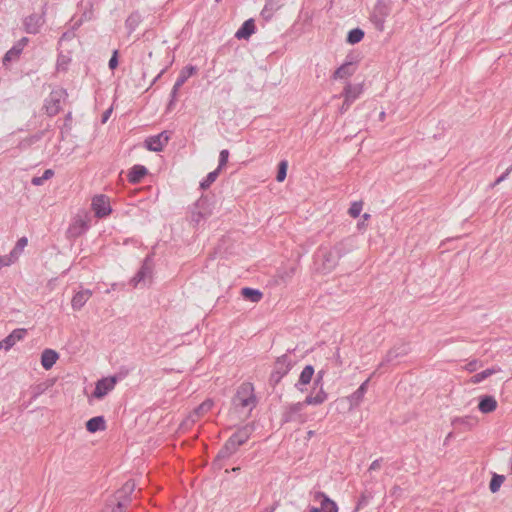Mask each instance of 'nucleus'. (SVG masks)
<instances>
[{
	"label": "nucleus",
	"instance_id": "nucleus-58",
	"mask_svg": "<svg viewBox=\"0 0 512 512\" xmlns=\"http://www.w3.org/2000/svg\"><path fill=\"white\" fill-rule=\"evenodd\" d=\"M44 182V180L42 179V176L40 177H33L32 180H31V183L35 186H39V185H42Z\"/></svg>",
	"mask_w": 512,
	"mask_h": 512
},
{
	"label": "nucleus",
	"instance_id": "nucleus-52",
	"mask_svg": "<svg viewBox=\"0 0 512 512\" xmlns=\"http://www.w3.org/2000/svg\"><path fill=\"white\" fill-rule=\"evenodd\" d=\"M27 243H28V240L26 237L20 238L16 243L15 250H19V251L23 250L24 247L27 245Z\"/></svg>",
	"mask_w": 512,
	"mask_h": 512
},
{
	"label": "nucleus",
	"instance_id": "nucleus-22",
	"mask_svg": "<svg viewBox=\"0 0 512 512\" xmlns=\"http://www.w3.org/2000/svg\"><path fill=\"white\" fill-rule=\"evenodd\" d=\"M148 173V170L143 165H134L129 173H128V180L132 184L140 183L141 180L146 176Z\"/></svg>",
	"mask_w": 512,
	"mask_h": 512
},
{
	"label": "nucleus",
	"instance_id": "nucleus-3",
	"mask_svg": "<svg viewBox=\"0 0 512 512\" xmlns=\"http://www.w3.org/2000/svg\"><path fill=\"white\" fill-rule=\"evenodd\" d=\"M293 365L294 362L287 354L278 357L274 362L273 371L269 378V384L273 387L279 384L281 379L292 369Z\"/></svg>",
	"mask_w": 512,
	"mask_h": 512
},
{
	"label": "nucleus",
	"instance_id": "nucleus-50",
	"mask_svg": "<svg viewBox=\"0 0 512 512\" xmlns=\"http://www.w3.org/2000/svg\"><path fill=\"white\" fill-rule=\"evenodd\" d=\"M46 388L47 386L43 383L35 386L32 391V400H35L39 395H41L46 390Z\"/></svg>",
	"mask_w": 512,
	"mask_h": 512
},
{
	"label": "nucleus",
	"instance_id": "nucleus-53",
	"mask_svg": "<svg viewBox=\"0 0 512 512\" xmlns=\"http://www.w3.org/2000/svg\"><path fill=\"white\" fill-rule=\"evenodd\" d=\"M179 89H176V83L174 84L173 88H172V91H171V100L169 102V105L168 107L170 108L173 104V102L175 101L176 97H177V93H178Z\"/></svg>",
	"mask_w": 512,
	"mask_h": 512
},
{
	"label": "nucleus",
	"instance_id": "nucleus-51",
	"mask_svg": "<svg viewBox=\"0 0 512 512\" xmlns=\"http://www.w3.org/2000/svg\"><path fill=\"white\" fill-rule=\"evenodd\" d=\"M118 63V50H114L109 60L108 66L111 70H114L118 66Z\"/></svg>",
	"mask_w": 512,
	"mask_h": 512
},
{
	"label": "nucleus",
	"instance_id": "nucleus-23",
	"mask_svg": "<svg viewBox=\"0 0 512 512\" xmlns=\"http://www.w3.org/2000/svg\"><path fill=\"white\" fill-rule=\"evenodd\" d=\"M255 32V23L253 19L246 20L235 33L239 40L248 39Z\"/></svg>",
	"mask_w": 512,
	"mask_h": 512
},
{
	"label": "nucleus",
	"instance_id": "nucleus-36",
	"mask_svg": "<svg viewBox=\"0 0 512 512\" xmlns=\"http://www.w3.org/2000/svg\"><path fill=\"white\" fill-rule=\"evenodd\" d=\"M498 371H500V368H488L482 372L473 375L470 379V382L473 384H478Z\"/></svg>",
	"mask_w": 512,
	"mask_h": 512
},
{
	"label": "nucleus",
	"instance_id": "nucleus-32",
	"mask_svg": "<svg viewBox=\"0 0 512 512\" xmlns=\"http://www.w3.org/2000/svg\"><path fill=\"white\" fill-rule=\"evenodd\" d=\"M241 295L245 300L251 301L253 303H258L263 297V293L260 290L250 287L242 288Z\"/></svg>",
	"mask_w": 512,
	"mask_h": 512
},
{
	"label": "nucleus",
	"instance_id": "nucleus-49",
	"mask_svg": "<svg viewBox=\"0 0 512 512\" xmlns=\"http://www.w3.org/2000/svg\"><path fill=\"white\" fill-rule=\"evenodd\" d=\"M324 375H325L324 370H320L317 372L316 377L314 378V381H313L314 389L320 388L321 386L323 387L322 382H323Z\"/></svg>",
	"mask_w": 512,
	"mask_h": 512
},
{
	"label": "nucleus",
	"instance_id": "nucleus-14",
	"mask_svg": "<svg viewBox=\"0 0 512 512\" xmlns=\"http://www.w3.org/2000/svg\"><path fill=\"white\" fill-rule=\"evenodd\" d=\"M314 500H320L321 507L319 509H322V512H338L337 504L323 492H315Z\"/></svg>",
	"mask_w": 512,
	"mask_h": 512
},
{
	"label": "nucleus",
	"instance_id": "nucleus-17",
	"mask_svg": "<svg viewBox=\"0 0 512 512\" xmlns=\"http://www.w3.org/2000/svg\"><path fill=\"white\" fill-rule=\"evenodd\" d=\"M239 446L236 444L235 441L231 437L225 442L224 446L219 450L216 461L228 459L230 456H232L237 450Z\"/></svg>",
	"mask_w": 512,
	"mask_h": 512
},
{
	"label": "nucleus",
	"instance_id": "nucleus-44",
	"mask_svg": "<svg viewBox=\"0 0 512 512\" xmlns=\"http://www.w3.org/2000/svg\"><path fill=\"white\" fill-rule=\"evenodd\" d=\"M363 203L361 201H355L351 204L348 213L352 218H357L362 211Z\"/></svg>",
	"mask_w": 512,
	"mask_h": 512
},
{
	"label": "nucleus",
	"instance_id": "nucleus-21",
	"mask_svg": "<svg viewBox=\"0 0 512 512\" xmlns=\"http://www.w3.org/2000/svg\"><path fill=\"white\" fill-rule=\"evenodd\" d=\"M356 71V68L352 62H345L340 67H338L333 75V79H345L352 76Z\"/></svg>",
	"mask_w": 512,
	"mask_h": 512
},
{
	"label": "nucleus",
	"instance_id": "nucleus-10",
	"mask_svg": "<svg viewBox=\"0 0 512 512\" xmlns=\"http://www.w3.org/2000/svg\"><path fill=\"white\" fill-rule=\"evenodd\" d=\"M153 270V260L150 255H148L139 271L136 275L131 279V284L136 287L139 283L144 282L147 278H151Z\"/></svg>",
	"mask_w": 512,
	"mask_h": 512
},
{
	"label": "nucleus",
	"instance_id": "nucleus-27",
	"mask_svg": "<svg viewBox=\"0 0 512 512\" xmlns=\"http://www.w3.org/2000/svg\"><path fill=\"white\" fill-rule=\"evenodd\" d=\"M106 428L105 419L103 416H95L86 422V429L90 433L103 431Z\"/></svg>",
	"mask_w": 512,
	"mask_h": 512
},
{
	"label": "nucleus",
	"instance_id": "nucleus-30",
	"mask_svg": "<svg viewBox=\"0 0 512 512\" xmlns=\"http://www.w3.org/2000/svg\"><path fill=\"white\" fill-rule=\"evenodd\" d=\"M127 504L122 500H115V498L107 500L105 508L102 512H126Z\"/></svg>",
	"mask_w": 512,
	"mask_h": 512
},
{
	"label": "nucleus",
	"instance_id": "nucleus-18",
	"mask_svg": "<svg viewBox=\"0 0 512 512\" xmlns=\"http://www.w3.org/2000/svg\"><path fill=\"white\" fill-rule=\"evenodd\" d=\"M27 334V330L24 328H18L13 330L7 337L3 339L5 350L12 348L17 341L22 340Z\"/></svg>",
	"mask_w": 512,
	"mask_h": 512
},
{
	"label": "nucleus",
	"instance_id": "nucleus-40",
	"mask_svg": "<svg viewBox=\"0 0 512 512\" xmlns=\"http://www.w3.org/2000/svg\"><path fill=\"white\" fill-rule=\"evenodd\" d=\"M220 170L216 169L206 176V178L200 182V188L202 190H205L211 186L212 183H214L219 175Z\"/></svg>",
	"mask_w": 512,
	"mask_h": 512
},
{
	"label": "nucleus",
	"instance_id": "nucleus-46",
	"mask_svg": "<svg viewBox=\"0 0 512 512\" xmlns=\"http://www.w3.org/2000/svg\"><path fill=\"white\" fill-rule=\"evenodd\" d=\"M373 13H377L379 16H382L383 19H385L386 16L388 15V7L384 2L378 1Z\"/></svg>",
	"mask_w": 512,
	"mask_h": 512
},
{
	"label": "nucleus",
	"instance_id": "nucleus-25",
	"mask_svg": "<svg viewBox=\"0 0 512 512\" xmlns=\"http://www.w3.org/2000/svg\"><path fill=\"white\" fill-rule=\"evenodd\" d=\"M315 373L314 367L312 365H306L304 369L302 370L298 382L295 384V387L303 391V389L300 387L301 385H307L312 381L313 375Z\"/></svg>",
	"mask_w": 512,
	"mask_h": 512
},
{
	"label": "nucleus",
	"instance_id": "nucleus-13",
	"mask_svg": "<svg viewBox=\"0 0 512 512\" xmlns=\"http://www.w3.org/2000/svg\"><path fill=\"white\" fill-rule=\"evenodd\" d=\"M409 352V347L406 344H401L400 346H395L391 348L382 362L379 364L377 370H380L386 364L393 362L395 359L407 355Z\"/></svg>",
	"mask_w": 512,
	"mask_h": 512
},
{
	"label": "nucleus",
	"instance_id": "nucleus-5",
	"mask_svg": "<svg viewBox=\"0 0 512 512\" xmlns=\"http://www.w3.org/2000/svg\"><path fill=\"white\" fill-rule=\"evenodd\" d=\"M66 96L67 93L64 89L51 91L44 104L46 114L50 117L57 115L61 110V102L65 99Z\"/></svg>",
	"mask_w": 512,
	"mask_h": 512
},
{
	"label": "nucleus",
	"instance_id": "nucleus-15",
	"mask_svg": "<svg viewBox=\"0 0 512 512\" xmlns=\"http://www.w3.org/2000/svg\"><path fill=\"white\" fill-rule=\"evenodd\" d=\"M92 296V291L89 289H83L78 291L71 300V306L73 310H80L86 302Z\"/></svg>",
	"mask_w": 512,
	"mask_h": 512
},
{
	"label": "nucleus",
	"instance_id": "nucleus-59",
	"mask_svg": "<svg viewBox=\"0 0 512 512\" xmlns=\"http://www.w3.org/2000/svg\"><path fill=\"white\" fill-rule=\"evenodd\" d=\"M111 113H112V109H111V108H110V109H108V110H106V111L103 113V115H102V123H105V122L109 119V117H110Z\"/></svg>",
	"mask_w": 512,
	"mask_h": 512
},
{
	"label": "nucleus",
	"instance_id": "nucleus-39",
	"mask_svg": "<svg viewBox=\"0 0 512 512\" xmlns=\"http://www.w3.org/2000/svg\"><path fill=\"white\" fill-rule=\"evenodd\" d=\"M504 480H505V477L503 475H499V474L494 473L492 478H491V481L489 483L490 491L492 493H496L500 489V487H501L502 483L504 482Z\"/></svg>",
	"mask_w": 512,
	"mask_h": 512
},
{
	"label": "nucleus",
	"instance_id": "nucleus-2",
	"mask_svg": "<svg viewBox=\"0 0 512 512\" xmlns=\"http://www.w3.org/2000/svg\"><path fill=\"white\" fill-rule=\"evenodd\" d=\"M257 404V398L254 394L253 384L250 382L242 383L232 398V406L237 412L247 409V415Z\"/></svg>",
	"mask_w": 512,
	"mask_h": 512
},
{
	"label": "nucleus",
	"instance_id": "nucleus-47",
	"mask_svg": "<svg viewBox=\"0 0 512 512\" xmlns=\"http://www.w3.org/2000/svg\"><path fill=\"white\" fill-rule=\"evenodd\" d=\"M371 21L374 23L375 27L379 30V31H382L384 29V22H385V19H383L382 16H379L377 13H373L371 15Z\"/></svg>",
	"mask_w": 512,
	"mask_h": 512
},
{
	"label": "nucleus",
	"instance_id": "nucleus-63",
	"mask_svg": "<svg viewBox=\"0 0 512 512\" xmlns=\"http://www.w3.org/2000/svg\"><path fill=\"white\" fill-rule=\"evenodd\" d=\"M467 368L470 372L474 371L476 369V362H470L468 365H467Z\"/></svg>",
	"mask_w": 512,
	"mask_h": 512
},
{
	"label": "nucleus",
	"instance_id": "nucleus-45",
	"mask_svg": "<svg viewBox=\"0 0 512 512\" xmlns=\"http://www.w3.org/2000/svg\"><path fill=\"white\" fill-rule=\"evenodd\" d=\"M275 6H276V2L274 0H267L266 4L261 12V15L265 19H269L272 15V11L274 10Z\"/></svg>",
	"mask_w": 512,
	"mask_h": 512
},
{
	"label": "nucleus",
	"instance_id": "nucleus-57",
	"mask_svg": "<svg viewBox=\"0 0 512 512\" xmlns=\"http://www.w3.org/2000/svg\"><path fill=\"white\" fill-rule=\"evenodd\" d=\"M512 172V165L501 175L498 177V181H504L508 175Z\"/></svg>",
	"mask_w": 512,
	"mask_h": 512
},
{
	"label": "nucleus",
	"instance_id": "nucleus-29",
	"mask_svg": "<svg viewBox=\"0 0 512 512\" xmlns=\"http://www.w3.org/2000/svg\"><path fill=\"white\" fill-rule=\"evenodd\" d=\"M88 226L86 222L82 219H77L73 224L70 225L68 228V234L72 238H77L80 235H82L86 230Z\"/></svg>",
	"mask_w": 512,
	"mask_h": 512
},
{
	"label": "nucleus",
	"instance_id": "nucleus-16",
	"mask_svg": "<svg viewBox=\"0 0 512 512\" xmlns=\"http://www.w3.org/2000/svg\"><path fill=\"white\" fill-rule=\"evenodd\" d=\"M497 408V401L491 395H482L479 397L478 409L484 413L488 414L495 411Z\"/></svg>",
	"mask_w": 512,
	"mask_h": 512
},
{
	"label": "nucleus",
	"instance_id": "nucleus-31",
	"mask_svg": "<svg viewBox=\"0 0 512 512\" xmlns=\"http://www.w3.org/2000/svg\"><path fill=\"white\" fill-rule=\"evenodd\" d=\"M142 22V16L139 11L132 12L125 21V27L128 30V33L131 34L139 24Z\"/></svg>",
	"mask_w": 512,
	"mask_h": 512
},
{
	"label": "nucleus",
	"instance_id": "nucleus-54",
	"mask_svg": "<svg viewBox=\"0 0 512 512\" xmlns=\"http://www.w3.org/2000/svg\"><path fill=\"white\" fill-rule=\"evenodd\" d=\"M380 467H381V459H376V460H374V461L370 464V466H369V471L378 470Z\"/></svg>",
	"mask_w": 512,
	"mask_h": 512
},
{
	"label": "nucleus",
	"instance_id": "nucleus-19",
	"mask_svg": "<svg viewBox=\"0 0 512 512\" xmlns=\"http://www.w3.org/2000/svg\"><path fill=\"white\" fill-rule=\"evenodd\" d=\"M134 489L135 483L129 480L124 483V485L119 490L116 491L113 498H115V500H122L127 504L130 502V495L133 493Z\"/></svg>",
	"mask_w": 512,
	"mask_h": 512
},
{
	"label": "nucleus",
	"instance_id": "nucleus-42",
	"mask_svg": "<svg viewBox=\"0 0 512 512\" xmlns=\"http://www.w3.org/2000/svg\"><path fill=\"white\" fill-rule=\"evenodd\" d=\"M43 135H44L43 131H40V132H37L34 135H31L30 137H28V138H26V139L21 141L20 147L21 148H28V147H30L34 143L40 141L42 139Z\"/></svg>",
	"mask_w": 512,
	"mask_h": 512
},
{
	"label": "nucleus",
	"instance_id": "nucleus-6",
	"mask_svg": "<svg viewBox=\"0 0 512 512\" xmlns=\"http://www.w3.org/2000/svg\"><path fill=\"white\" fill-rule=\"evenodd\" d=\"M363 91V85L362 84H356V85H352L350 83H348L343 92H342V96L344 97V101L341 105V107L339 108V112L341 114H344L346 111H348V109L350 108V106L352 105V103L357 99L359 98V96L361 95Z\"/></svg>",
	"mask_w": 512,
	"mask_h": 512
},
{
	"label": "nucleus",
	"instance_id": "nucleus-4",
	"mask_svg": "<svg viewBox=\"0 0 512 512\" xmlns=\"http://www.w3.org/2000/svg\"><path fill=\"white\" fill-rule=\"evenodd\" d=\"M307 406L305 401L297 402L293 404H289L284 407L282 412V422H297L304 423L306 421V416L302 413L303 409Z\"/></svg>",
	"mask_w": 512,
	"mask_h": 512
},
{
	"label": "nucleus",
	"instance_id": "nucleus-38",
	"mask_svg": "<svg viewBox=\"0 0 512 512\" xmlns=\"http://www.w3.org/2000/svg\"><path fill=\"white\" fill-rule=\"evenodd\" d=\"M364 31L360 28H354L347 34L346 41L349 44H357L364 38Z\"/></svg>",
	"mask_w": 512,
	"mask_h": 512
},
{
	"label": "nucleus",
	"instance_id": "nucleus-1",
	"mask_svg": "<svg viewBox=\"0 0 512 512\" xmlns=\"http://www.w3.org/2000/svg\"><path fill=\"white\" fill-rule=\"evenodd\" d=\"M347 252L348 249L343 242H339L333 247H319L314 255L316 270L323 274L330 273L337 266L339 259Z\"/></svg>",
	"mask_w": 512,
	"mask_h": 512
},
{
	"label": "nucleus",
	"instance_id": "nucleus-62",
	"mask_svg": "<svg viewBox=\"0 0 512 512\" xmlns=\"http://www.w3.org/2000/svg\"><path fill=\"white\" fill-rule=\"evenodd\" d=\"M277 505H278V503H275L273 506H271V507H267V508H265V509H264L263 511H261V512H274V511H275V509H276V507H277Z\"/></svg>",
	"mask_w": 512,
	"mask_h": 512
},
{
	"label": "nucleus",
	"instance_id": "nucleus-61",
	"mask_svg": "<svg viewBox=\"0 0 512 512\" xmlns=\"http://www.w3.org/2000/svg\"><path fill=\"white\" fill-rule=\"evenodd\" d=\"M28 41H29V40H28V38L24 37V38H22V39L18 42V44H17L16 46H19V47H22V48H23V47L28 43Z\"/></svg>",
	"mask_w": 512,
	"mask_h": 512
},
{
	"label": "nucleus",
	"instance_id": "nucleus-28",
	"mask_svg": "<svg viewBox=\"0 0 512 512\" xmlns=\"http://www.w3.org/2000/svg\"><path fill=\"white\" fill-rule=\"evenodd\" d=\"M213 407V401L210 399L202 402L198 407H196L193 412L190 414L189 418L191 422H195L199 417L203 416L205 413L210 411Z\"/></svg>",
	"mask_w": 512,
	"mask_h": 512
},
{
	"label": "nucleus",
	"instance_id": "nucleus-8",
	"mask_svg": "<svg viewBox=\"0 0 512 512\" xmlns=\"http://www.w3.org/2000/svg\"><path fill=\"white\" fill-rule=\"evenodd\" d=\"M92 209L98 218L106 217L112 211L108 197L102 194L92 199Z\"/></svg>",
	"mask_w": 512,
	"mask_h": 512
},
{
	"label": "nucleus",
	"instance_id": "nucleus-34",
	"mask_svg": "<svg viewBox=\"0 0 512 512\" xmlns=\"http://www.w3.org/2000/svg\"><path fill=\"white\" fill-rule=\"evenodd\" d=\"M197 69L195 66L189 65L183 68L176 80V89H180L181 86L188 80L189 77L196 73Z\"/></svg>",
	"mask_w": 512,
	"mask_h": 512
},
{
	"label": "nucleus",
	"instance_id": "nucleus-20",
	"mask_svg": "<svg viewBox=\"0 0 512 512\" xmlns=\"http://www.w3.org/2000/svg\"><path fill=\"white\" fill-rule=\"evenodd\" d=\"M58 358L59 355L55 350L45 349L41 354V365L45 370H49L54 366Z\"/></svg>",
	"mask_w": 512,
	"mask_h": 512
},
{
	"label": "nucleus",
	"instance_id": "nucleus-26",
	"mask_svg": "<svg viewBox=\"0 0 512 512\" xmlns=\"http://www.w3.org/2000/svg\"><path fill=\"white\" fill-rule=\"evenodd\" d=\"M368 384H369V379L365 380L358 387V389L353 394L350 395L349 401H350L351 406H358L362 402L364 395L367 392Z\"/></svg>",
	"mask_w": 512,
	"mask_h": 512
},
{
	"label": "nucleus",
	"instance_id": "nucleus-11",
	"mask_svg": "<svg viewBox=\"0 0 512 512\" xmlns=\"http://www.w3.org/2000/svg\"><path fill=\"white\" fill-rule=\"evenodd\" d=\"M116 382L117 376H111L98 380L93 391V396L97 399L103 398L114 388Z\"/></svg>",
	"mask_w": 512,
	"mask_h": 512
},
{
	"label": "nucleus",
	"instance_id": "nucleus-43",
	"mask_svg": "<svg viewBox=\"0 0 512 512\" xmlns=\"http://www.w3.org/2000/svg\"><path fill=\"white\" fill-rule=\"evenodd\" d=\"M287 168L288 163L285 160H282L278 164L277 174H276V180L278 182H283L287 175Z\"/></svg>",
	"mask_w": 512,
	"mask_h": 512
},
{
	"label": "nucleus",
	"instance_id": "nucleus-9",
	"mask_svg": "<svg viewBox=\"0 0 512 512\" xmlns=\"http://www.w3.org/2000/svg\"><path fill=\"white\" fill-rule=\"evenodd\" d=\"M170 135L167 131H163L155 136H150L145 140V147L149 151L160 152L168 143Z\"/></svg>",
	"mask_w": 512,
	"mask_h": 512
},
{
	"label": "nucleus",
	"instance_id": "nucleus-37",
	"mask_svg": "<svg viewBox=\"0 0 512 512\" xmlns=\"http://www.w3.org/2000/svg\"><path fill=\"white\" fill-rule=\"evenodd\" d=\"M373 497L374 493L372 491L368 489L364 490L357 501L355 512L366 507L369 504V502L373 499Z\"/></svg>",
	"mask_w": 512,
	"mask_h": 512
},
{
	"label": "nucleus",
	"instance_id": "nucleus-24",
	"mask_svg": "<svg viewBox=\"0 0 512 512\" xmlns=\"http://www.w3.org/2000/svg\"><path fill=\"white\" fill-rule=\"evenodd\" d=\"M252 433V428L248 425L239 428L235 433H233L230 437L236 444L240 447L247 442Z\"/></svg>",
	"mask_w": 512,
	"mask_h": 512
},
{
	"label": "nucleus",
	"instance_id": "nucleus-55",
	"mask_svg": "<svg viewBox=\"0 0 512 512\" xmlns=\"http://www.w3.org/2000/svg\"><path fill=\"white\" fill-rule=\"evenodd\" d=\"M370 214L365 213L362 215V221L358 222L357 227L358 229H362L365 225V221H367L370 218Z\"/></svg>",
	"mask_w": 512,
	"mask_h": 512
},
{
	"label": "nucleus",
	"instance_id": "nucleus-56",
	"mask_svg": "<svg viewBox=\"0 0 512 512\" xmlns=\"http://www.w3.org/2000/svg\"><path fill=\"white\" fill-rule=\"evenodd\" d=\"M54 175V171L52 169H47L44 171L43 175H42V179L45 181V180H48L50 178H52Z\"/></svg>",
	"mask_w": 512,
	"mask_h": 512
},
{
	"label": "nucleus",
	"instance_id": "nucleus-35",
	"mask_svg": "<svg viewBox=\"0 0 512 512\" xmlns=\"http://www.w3.org/2000/svg\"><path fill=\"white\" fill-rule=\"evenodd\" d=\"M327 399V393L324 391L323 387L321 386L316 393V395H308L305 398V403L307 405H320L323 402H325Z\"/></svg>",
	"mask_w": 512,
	"mask_h": 512
},
{
	"label": "nucleus",
	"instance_id": "nucleus-60",
	"mask_svg": "<svg viewBox=\"0 0 512 512\" xmlns=\"http://www.w3.org/2000/svg\"><path fill=\"white\" fill-rule=\"evenodd\" d=\"M128 373H129V370L120 371L115 376H117V380H118V379H122V378L126 377L128 375Z\"/></svg>",
	"mask_w": 512,
	"mask_h": 512
},
{
	"label": "nucleus",
	"instance_id": "nucleus-48",
	"mask_svg": "<svg viewBox=\"0 0 512 512\" xmlns=\"http://www.w3.org/2000/svg\"><path fill=\"white\" fill-rule=\"evenodd\" d=\"M228 158L229 151L226 149L222 150L219 154V164L217 169L221 170L227 164Z\"/></svg>",
	"mask_w": 512,
	"mask_h": 512
},
{
	"label": "nucleus",
	"instance_id": "nucleus-7",
	"mask_svg": "<svg viewBox=\"0 0 512 512\" xmlns=\"http://www.w3.org/2000/svg\"><path fill=\"white\" fill-rule=\"evenodd\" d=\"M212 209L207 197H200L194 205V209L192 210L191 219L196 225L200 223V221L209 215H211Z\"/></svg>",
	"mask_w": 512,
	"mask_h": 512
},
{
	"label": "nucleus",
	"instance_id": "nucleus-64",
	"mask_svg": "<svg viewBox=\"0 0 512 512\" xmlns=\"http://www.w3.org/2000/svg\"><path fill=\"white\" fill-rule=\"evenodd\" d=\"M310 512H322V509H319L317 507H311Z\"/></svg>",
	"mask_w": 512,
	"mask_h": 512
},
{
	"label": "nucleus",
	"instance_id": "nucleus-12",
	"mask_svg": "<svg viewBox=\"0 0 512 512\" xmlns=\"http://www.w3.org/2000/svg\"><path fill=\"white\" fill-rule=\"evenodd\" d=\"M44 22V12L41 14L33 13L24 19L23 25L27 33L37 34L40 31V28L43 26Z\"/></svg>",
	"mask_w": 512,
	"mask_h": 512
},
{
	"label": "nucleus",
	"instance_id": "nucleus-41",
	"mask_svg": "<svg viewBox=\"0 0 512 512\" xmlns=\"http://www.w3.org/2000/svg\"><path fill=\"white\" fill-rule=\"evenodd\" d=\"M22 52V47L19 46H13L10 50L6 52V54L3 57V64L5 65L7 62H10L16 58L19 57V55Z\"/></svg>",
	"mask_w": 512,
	"mask_h": 512
},
{
	"label": "nucleus",
	"instance_id": "nucleus-33",
	"mask_svg": "<svg viewBox=\"0 0 512 512\" xmlns=\"http://www.w3.org/2000/svg\"><path fill=\"white\" fill-rule=\"evenodd\" d=\"M451 424L457 428L458 426H463L465 429L470 430L473 426L477 424V419L472 416L465 417H455L452 419Z\"/></svg>",
	"mask_w": 512,
	"mask_h": 512
}]
</instances>
